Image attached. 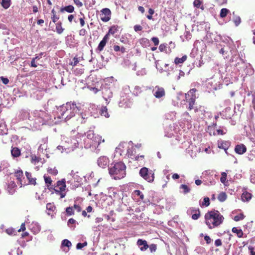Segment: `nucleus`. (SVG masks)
Wrapping results in <instances>:
<instances>
[{
  "mask_svg": "<svg viewBox=\"0 0 255 255\" xmlns=\"http://www.w3.org/2000/svg\"><path fill=\"white\" fill-rule=\"evenodd\" d=\"M80 104L75 102H67L61 106L57 107L53 113V119L52 116L44 111H36L34 112L35 117L34 122L37 126L44 124H56L60 122H67L72 119L73 122L83 123L87 119L85 114L79 112L81 111Z\"/></svg>",
  "mask_w": 255,
  "mask_h": 255,
  "instance_id": "nucleus-1",
  "label": "nucleus"
},
{
  "mask_svg": "<svg viewBox=\"0 0 255 255\" xmlns=\"http://www.w3.org/2000/svg\"><path fill=\"white\" fill-rule=\"evenodd\" d=\"M221 48L219 53L221 54L224 58H228L230 56V53L232 55L230 62L231 65L236 67L237 70L242 73V75L244 74L247 75L249 72L248 68L250 67V64L245 62V56L244 53L242 52H238L233 40L228 37L223 40L222 44H220Z\"/></svg>",
  "mask_w": 255,
  "mask_h": 255,
  "instance_id": "nucleus-2",
  "label": "nucleus"
},
{
  "mask_svg": "<svg viewBox=\"0 0 255 255\" xmlns=\"http://www.w3.org/2000/svg\"><path fill=\"white\" fill-rule=\"evenodd\" d=\"M224 218L217 210L208 211L205 215V222L209 229H213L218 227L223 222Z\"/></svg>",
  "mask_w": 255,
  "mask_h": 255,
  "instance_id": "nucleus-3",
  "label": "nucleus"
},
{
  "mask_svg": "<svg viewBox=\"0 0 255 255\" xmlns=\"http://www.w3.org/2000/svg\"><path fill=\"white\" fill-rule=\"evenodd\" d=\"M77 138H79V137L62 136L61 144L57 147V149L61 153H68L73 151L79 144V140Z\"/></svg>",
  "mask_w": 255,
  "mask_h": 255,
  "instance_id": "nucleus-4",
  "label": "nucleus"
},
{
  "mask_svg": "<svg viewBox=\"0 0 255 255\" xmlns=\"http://www.w3.org/2000/svg\"><path fill=\"white\" fill-rule=\"evenodd\" d=\"M84 147L86 148H92L96 149L101 142H104V139L102 140V136L95 135L93 130H89L85 135H82Z\"/></svg>",
  "mask_w": 255,
  "mask_h": 255,
  "instance_id": "nucleus-5",
  "label": "nucleus"
},
{
  "mask_svg": "<svg viewBox=\"0 0 255 255\" xmlns=\"http://www.w3.org/2000/svg\"><path fill=\"white\" fill-rule=\"evenodd\" d=\"M126 166L122 162L112 163L109 167V174L115 179H121L126 174Z\"/></svg>",
  "mask_w": 255,
  "mask_h": 255,
  "instance_id": "nucleus-6",
  "label": "nucleus"
},
{
  "mask_svg": "<svg viewBox=\"0 0 255 255\" xmlns=\"http://www.w3.org/2000/svg\"><path fill=\"white\" fill-rule=\"evenodd\" d=\"M67 183L71 185L72 189H75L78 187L82 182V178L78 175V172L72 170L67 176Z\"/></svg>",
  "mask_w": 255,
  "mask_h": 255,
  "instance_id": "nucleus-7",
  "label": "nucleus"
},
{
  "mask_svg": "<svg viewBox=\"0 0 255 255\" xmlns=\"http://www.w3.org/2000/svg\"><path fill=\"white\" fill-rule=\"evenodd\" d=\"M140 176L148 182H152L154 179V172L147 167H142L139 172Z\"/></svg>",
  "mask_w": 255,
  "mask_h": 255,
  "instance_id": "nucleus-8",
  "label": "nucleus"
},
{
  "mask_svg": "<svg viewBox=\"0 0 255 255\" xmlns=\"http://www.w3.org/2000/svg\"><path fill=\"white\" fill-rule=\"evenodd\" d=\"M219 80L218 77H213L207 80L206 85L209 91H212L221 88L222 85Z\"/></svg>",
  "mask_w": 255,
  "mask_h": 255,
  "instance_id": "nucleus-9",
  "label": "nucleus"
},
{
  "mask_svg": "<svg viewBox=\"0 0 255 255\" xmlns=\"http://www.w3.org/2000/svg\"><path fill=\"white\" fill-rule=\"evenodd\" d=\"M112 86L105 84L101 87L102 93L103 98L106 101L107 104H109L111 98L113 97V91L112 90Z\"/></svg>",
  "mask_w": 255,
  "mask_h": 255,
  "instance_id": "nucleus-10",
  "label": "nucleus"
},
{
  "mask_svg": "<svg viewBox=\"0 0 255 255\" xmlns=\"http://www.w3.org/2000/svg\"><path fill=\"white\" fill-rule=\"evenodd\" d=\"M196 89L195 88L191 89L187 94H185V98L188 102V109L190 110L193 109L196 96L195 92Z\"/></svg>",
  "mask_w": 255,
  "mask_h": 255,
  "instance_id": "nucleus-11",
  "label": "nucleus"
},
{
  "mask_svg": "<svg viewBox=\"0 0 255 255\" xmlns=\"http://www.w3.org/2000/svg\"><path fill=\"white\" fill-rule=\"evenodd\" d=\"M217 124L216 122H213L211 125H209L208 127L207 132L209 133L210 135H224L225 134L227 130L225 128V129H218L215 130V127L216 126Z\"/></svg>",
  "mask_w": 255,
  "mask_h": 255,
  "instance_id": "nucleus-12",
  "label": "nucleus"
},
{
  "mask_svg": "<svg viewBox=\"0 0 255 255\" xmlns=\"http://www.w3.org/2000/svg\"><path fill=\"white\" fill-rule=\"evenodd\" d=\"M152 92L154 96L158 99H161L165 96L164 89L159 86H156L154 87Z\"/></svg>",
  "mask_w": 255,
  "mask_h": 255,
  "instance_id": "nucleus-13",
  "label": "nucleus"
},
{
  "mask_svg": "<svg viewBox=\"0 0 255 255\" xmlns=\"http://www.w3.org/2000/svg\"><path fill=\"white\" fill-rule=\"evenodd\" d=\"M101 19L104 22H108L111 19V11L108 8H103L100 14Z\"/></svg>",
  "mask_w": 255,
  "mask_h": 255,
  "instance_id": "nucleus-14",
  "label": "nucleus"
},
{
  "mask_svg": "<svg viewBox=\"0 0 255 255\" xmlns=\"http://www.w3.org/2000/svg\"><path fill=\"white\" fill-rule=\"evenodd\" d=\"M66 181L65 179L57 182L56 186L54 187V190L55 193L61 191H65L66 189Z\"/></svg>",
  "mask_w": 255,
  "mask_h": 255,
  "instance_id": "nucleus-15",
  "label": "nucleus"
},
{
  "mask_svg": "<svg viewBox=\"0 0 255 255\" xmlns=\"http://www.w3.org/2000/svg\"><path fill=\"white\" fill-rule=\"evenodd\" d=\"M109 159L106 156H101L97 160L98 166L101 168H105L109 165Z\"/></svg>",
  "mask_w": 255,
  "mask_h": 255,
  "instance_id": "nucleus-16",
  "label": "nucleus"
},
{
  "mask_svg": "<svg viewBox=\"0 0 255 255\" xmlns=\"http://www.w3.org/2000/svg\"><path fill=\"white\" fill-rule=\"evenodd\" d=\"M234 112L232 111L231 108L227 107L222 112L220 113V115L222 118L225 119H230L234 115Z\"/></svg>",
  "mask_w": 255,
  "mask_h": 255,
  "instance_id": "nucleus-17",
  "label": "nucleus"
},
{
  "mask_svg": "<svg viewBox=\"0 0 255 255\" xmlns=\"http://www.w3.org/2000/svg\"><path fill=\"white\" fill-rule=\"evenodd\" d=\"M134 152H135V151L134 148L133 146H131V147H128L127 151V155L128 156V157L131 158V159H134L135 160H138L139 158H141V159L143 158V155L136 156L134 155Z\"/></svg>",
  "mask_w": 255,
  "mask_h": 255,
  "instance_id": "nucleus-18",
  "label": "nucleus"
},
{
  "mask_svg": "<svg viewBox=\"0 0 255 255\" xmlns=\"http://www.w3.org/2000/svg\"><path fill=\"white\" fill-rule=\"evenodd\" d=\"M137 245L141 251H145L148 248V245L145 240L138 239L137 242Z\"/></svg>",
  "mask_w": 255,
  "mask_h": 255,
  "instance_id": "nucleus-19",
  "label": "nucleus"
},
{
  "mask_svg": "<svg viewBox=\"0 0 255 255\" xmlns=\"http://www.w3.org/2000/svg\"><path fill=\"white\" fill-rule=\"evenodd\" d=\"M235 151L239 154H243L246 152L247 148L243 144H237L235 147Z\"/></svg>",
  "mask_w": 255,
  "mask_h": 255,
  "instance_id": "nucleus-20",
  "label": "nucleus"
},
{
  "mask_svg": "<svg viewBox=\"0 0 255 255\" xmlns=\"http://www.w3.org/2000/svg\"><path fill=\"white\" fill-rule=\"evenodd\" d=\"M109 38V37H108V34H106L99 44L97 50H99V51H102L105 46Z\"/></svg>",
  "mask_w": 255,
  "mask_h": 255,
  "instance_id": "nucleus-21",
  "label": "nucleus"
},
{
  "mask_svg": "<svg viewBox=\"0 0 255 255\" xmlns=\"http://www.w3.org/2000/svg\"><path fill=\"white\" fill-rule=\"evenodd\" d=\"M32 232L34 234H37L41 230V227L37 222H33L30 225Z\"/></svg>",
  "mask_w": 255,
  "mask_h": 255,
  "instance_id": "nucleus-22",
  "label": "nucleus"
},
{
  "mask_svg": "<svg viewBox=\"0 0 255 255\" xmlns=\"http://www.w3.org/2000/svg\"><path fill=\"white\" fill-rule=\"evenodd\" d=\"M119 106L124 108H129L130 107V102L124 97H121L120 101L119 103Z\"/></svg>",
  "mask_w": 255,
  "mask_h": 255,
  "instance_id": "nucleus-23",
  "label": "nucleus"
},
{
  "mask_svg": "<svg viewBox=\"0 0 255 255\" xmlns=\"http://www.w3.org/2000/svg\"><path fill=\"white\" fill-rule=\"evenodd\" d=\"M16 185L14 181H10L7 186V190L8 193L10 195H13L15 191Z\"/></svg>",
  "mask_w": 255,
  "mask_h": 255,
  "instance_id": "nucleus-24",
  "label": "nucleus"
},
{
  "mask_svg": "<svg viewBox=\"0 0 255 255\" xmlns=\"http://www.w3.org/2000/svg\"><path fill=\"white\" fill-rule=\"evenodd\" d=\"M72 246V244L70 241L68 240L64 239L62 241L61 247H67V250L64 249L63 251L65 252H67L69 250V248Z\"/></svg>",
  "mask_w": 255,
  "mask_h": 255,
  "instance_id": "nucleus-25",
  "label": "nucleus"
},
{
  "mask_svg": "<svg viewBox=\"0 0 255 255\" xmlns=\"http://www.w3.org/2000/svg\"><path fill=\"white\" fill-rule=\"evenodd\" d=\"M180 192L186 194L190 192V188L185 184H181L179 187Z\"/></svg>",
  "mask_w": 255,
  "mask_h": 255,
  "instance_id": "nucleus-26",
  "label": "nucleus"
},
{
  "mask_svg": "<svg viewBox=\"0 0 255 255\" xmlns=\"http://www.w3.org/2000/svg\"><path fill=\"white\" fill-rule=\"evenodd\" d=\"M100 114L101 116H104L106 118H109L110 115L108 112V109L106 106H102L100 109Z\"/></svg>",
  "mask_w": 255,
  "mask_h": 255,
  "instance_id": "nucleus-27",
  "label": "nucleus"
},
{
  "mask_svg": "<svg viewBox=\"0 0 255 255\" xmlns=\"http://www.w3.org/2000/svg\"><path fill=\"white\" fill-rule=\"evenodd\" d=\"M25 175L27 179L28 180V182L30 184L35 185L36 184V178H32L31 174L29 172H26Z\"/></svg>",
  "mask_w": 255,
  "mask_h": 255,
  "instance_id": "nucleus-28",
  "label": "nucleus"
},
{
  "mask_svg": "<svg viewBox=\"0 0 255 255\" xmlns=\"http://www.w3.org/2000/svg\"><path fill=\"white\" fill-rule=\"evenodd\" d=\"M15 176L16 177V179L20 182L21 185H24V184L22 183L21 177L23 176V172L21 170H17L15 172Z\"/></svg>",
  "mask_w": 255,
  "mask_h": 255,
  "instance_id": "nucleus-29",
  "label": "nucleus"
},
{
  "mask_svg": "<svg viewBox=\"0 0 255 255\" xmlns=\"http://www.w3.org/2000/svg\"><path fill=\"white\" fill-rule=\"evenodd\" d=\"M0 3L4 9H7L11 4V0H0Z\"/></svg>",
  "mask_w": 255,
  "mask_h": 255,
  "instance_id": "nucleus-30",
  "label": "nucleus"
},
{
  "mask_svg": "<svg viewBox=\"0 0 255 255\" xmlns=\"http://www.w3.org/2000/svg\"><path fill=\"white\" fill-rule=\"evenodd\" d=\"M127 144L126 143H120L118 147L116 148V153L117 154H119L120 155H122V153L124 151L123 148L125 147V146Z\"/></svg>",
  "mask_w": 255,
  "mask_h": 255,
  "instance_id": "nucleus-31",
  "label": "nucleus"
},
{
  "mask_svg": "<svg viewBox=\"0 0 255 255\" xmlns=\"http://www.w3.org/2000/svg\"><path fill=\"white\" fill-rule=\"evenodd\" d=\"M193 5L196 8H200L202 10L204 9V6L203 5L202 0H194L193 2Z\"/></svg>",
  "mask_w": 255,
  "mask_h": 255,
  "instance_id": "nucleus-32",
  "label": "nucleus"
},
{
  "mask_svg": "<svg viewBox=\"0 0 255 255\" xmlns=\"http://www.w3.org/2000/svg\"><path fill=\"white\" fill-rule=\"evenodd\" d=\"M11 154L14 157H18L20 155V150L17 147H13L11 150Z\"/></svg>",
  "mask_w": 255,
  "mask_h": 255,
  "instance_id": "nucleus-33",
  "label": "nucleus"
},
{
  "mask_svg": "<svg viewBox=\"0 0 255 255\" xmlns=\"http://www.w3.org/2000/svg\"><path fill=\"white\" fill-rule=\"evenodd\" d=\"M74 10V7L72 5H69L68 6H66L65 7H62L60 9L61 12H63L64 11H67L69 13H71L73 12Z\"/></svg>",
  "mask_w": 255,
  "mask_h": 255,
  "instance_id": "nucleus-34",
  "label": "nucleus"
},
{
  "mask_svg": "<svg viewBox=\"0 0 255 255\" xmlns=\"http://www.w3.org/2000/svg\"><path fill=\"white\" fill-rule=\"evenodd\" d=\"M218 147L220 148L224 149L225 150L228 149L229 145V143L228 141H218Z\"/></svg>",
  "mask_w": 255,
  "mask_h": 255,
  "instance_id": "nucleus-35",
  "label": "nucleus"
},
{
  "mask_svg": "<svg viewBox=\"0 0 255 255\" xmlns=\"http://www.w3.org/2000/svg\"><path fill=\"white\" fill-rule=\"evenodd\" d=\"M242 199L244 201H248L252 198V194L247 192H244L242 195Z\"/></svg>",
  "mask_w": 255,
  "mask_h": 255,
  "instance_id": "nucleus-36",
  "label": "nucleus"
},
{
  "mask_svg": "<svg viewBox=\"0 0 255 255\" xmlns=\"http://www.w3.org/2000/svg\"><path fill=\"white\" fill-rule=\"evenodd\" d=\"M187 57L186 55H184L181 58L176 57L174 59V63L175 64H182L187 59Z\"/></svg>",
  "mask_w": 255,
  "mask_h": 255,
  "instance_id": "nucleus-37",
  "label": "nucleus"
},
{
  "mask_svg": "<svg viewBox=\"0 0 255 255\" xmlns=\"http://www.w3.org/2000/svg\"><path fill=\"white\" fill-rule=\"evenodd\" d=\"M232 232L234 233L237 234L238 237L239 238H242L243 236L244 233L242 230L240 229H238L236 227H234L232 229Z\"/></svg>",
  "mask_w": 255,
  "mask_h": 255,
  "instance_id": "nucleus-38",
  "label": "nucleus"
},
{
  "mask_svg": "<svg viewBox=\"0 0 255 255\" xmlns=\"http://www.w3.org/2000/svg\"><path fill=\"white\" fill-rule=\"evenodd\" d=\"M43 141L44 142V143L43 144H41L40 145V146H39V147H38V151L39 152H43V151L46 150V149H47V145L46 144V139H43Z\"/></svg>",
  "mask_w": 255,
  "mask_h": 255,
  "instance_id": "nucleus-39",
  "label": "nucleus"
},
{
  "mask_svg": "<svg viewBox=\"0 0 255 255\" xmlns=\"http://www.w3.org/2000/svg\"><path fill=\"white\" fill-rule=\"evenodd\" d=\"M118 30V26L116 25H113L110 27V28L109 30L108 33L107 34H108V36L110 34H115L117 33V31Z\"/></svg>",
  "mask_w": 255,
  "mask_h": 255,
  "instance_id": "nucleus-40",
  "label": "nucleus"
},
{
  "mask_svg": "<svg viewBox=\"0 0 255 255\" xmlns=\"http://www.w3.org/2000/svg\"><path fill=\"white\" fill-rule=\"evenodd\" d=\"M76 221L73 218L69 219L68 221L67 225L71 229H74L75 228V223Z\"/></svg>",
  "mask_w": 255,
  "mask_h": 255,
  "instance_id": "nucleus-41",
  "label": "nucleus"
},
{
  "mask_svg": "<svg viewBox=\"0 0 255 255\" xmlns=\"http://www.w3.org/2000/svg\"><path fill=\"white\" fill-rule=\"evenodd\" d=\"M227 199V195L225 192H221L220 193L218 196V199L220 202H224Z\"/></svg>",
  "mask_w": 255,
  "mask_h": 255,
  "instance_id": "nucleus-42",
  "label": "nucleus"
},
{
  "mask_svg": "<svg viewBox=\"0 0 255 255\" xmlns=\"http://www.w3.org/2000/svg\"><path fill=\"white\" fill-rule=\"evenodd\" d=\"M229 10L226 8H222L220 11V17L222 18H224L226 17L228 13L229 12Z\"/></svg>",
  "mask_w": 255,
  "mask_h": 255,
  "instance_id": "nucleus-43",
  "label": "nucleus"
},
{
  "mask_svg": "<svg viewBox=\"0 0 255 255\" xmlns=\"http://www.w3.org/2000/svg\"><path fill=\"white\" fill-rule=\"evenodd\" d=\"M44 179L46 184L47 185V188L50 189V186L52 183V180L49 176L46 175L44 176Z\"/></svg>",
  "mask_w": 255,
  "mask_h": 255,
  "instance_id": "nucleus-44",
  "label": "nucleus"
},
{
  "mask_svg": "<svg viewBox=\"0 0 255 255\" xmlns=\"http://www.w3.org/2000/svg\"><path fill=\"white\" fill-rule=\"evenodd\" d=\"M233 20L236 26H239L241 22V19L240 17L238 15H234Z\"/></svg>",
  "mask_w": 255,
  "mask_h": 255,
  "instance_id": "nucleus-45",
  "label": "nucleus"
},
{
  "mask_svg": "<svg viewBox=\"0 0 255 255\" xmlns=\"http://www.w3.org/2000/svg\"><path fill=\"white\" fill-rule=\"evenodd\" d=\"M182 119L187 122H189V121H191V117L190 116L189 113L186 112L182 114Z\"/></svg>",
  "mask_w": 255,
  "mask_h": 255,
  "instance_id": "nucleus-46",
  "label": "nucleus"
},
{
  "mask_svg": "<svg viewBox=\"0 0 255 255\" xmlns=\"http://www.w3.org/2000/svg\"><path fill=\"white\" fill-rule=\"evenodd\" d=\"M56 31L58 34H61L64 30V29L62 27L61 23H57L56 27Z\"/></svg>",
  "mask_w": 255,
  "mask_h": 255,
  "instance_id": "nucleus-47",
  "label": "nucleus"
},
{
  "mask_svg": "<svg viewBox=\"0 0 255 255\" xmlns=\"http://www.w3.org/2000/svg\"><path fill=\"white\" fill-rule=\"evenodd\" d=\"M210 205V199L208 197H205L203 199L202 204H200L201 206L208 207Z\"/></svg>",
  "mask_w": 255,
  "mask_h": 255,
  "instance_id": "nucleus-48",
  "label": "nucleus"
},
{
  "mask_svg": "<svg viewBox=\"0 0 255 255\" xmlns=\"http://www.w3.org/2000/svg\"><path fill=\"white\" fill-rule=\"evenodd\" d=\"M55 208H56V207H55L54 204L52 203H47L46 205V209L47 210H48L49 211L53 212L55 210Z\"/></svg>",
  "mask_w": 255,
  "mask_h": 255,
  "instance_id": "nucleus-49",
  "label": "nucleus"
},
{
  "mask_svg": "<svg viewBox=\"0 0 255 255\" xmlns=\"http://www.w3.org/2000/svg\"><path fill=\"white\" fill-rule=\"evenodd\" d=\"M244 218H245V216L244 215V214L243 213H241L238 215L235 216L234 217V220L235 221L238 222V221L243 220L244 219Z\"/></svg>",
  "mask_w": 255,
  "mask_h": 255,
  "instance_id": "nucleus-50",
  "label": "nucleus"
},
{
  "mask_svg": "<svg viewBox=\"0 0 255 255\" xmlns=\"http://www.w3.org/2000/svg\"><path fill=\"white\" fill-rule=\"evenodd\" d=\"M140 43L144 46H146L149 43V41L146 38H142L139 40Z\"/></svg>",
  "mask_w": 255,
  "mask_h": 255,
  "instance_id": "nucleus-51",
  "label": "nucleus"
},
{
  "mask_svg": "<svg viewBox=\"0 0 255 255\" xmlns=\"http://www.w3.org/2000/svg\"><path fill=\"white\" fill-rule=\"evenodd\" d=\"M66 212L69 216H71L74 214V209L73 207H69L66 208Z\"/></svg>",
  "mask_w": 255,
  "mask_h": 255,
  "instance_id": "nucleus-52",
  "label": "nucleus"
},
{
  "mask_svg": "<svg viewBox=\"0 0 255 255\" xmlns=\"http://www.w3.org/2000/svg\"><path fill=\"white\" fill-rule=\"evenodd\" d=\"M200 216V212L199 209H198L197 211H196V213L192 215V219L196 220L198 219Z\"/></svg>",
  "mask_w": 255,
  "mask_h": 255,
  "instance_id": "nucleus-53",
  "label": "nucleus"
},
{
  "mask_svg": "<svg viewBox=\"0 0 255 255\" xmlns=\"http://www.w3.org/2000/svg\"><path fill=\"white\" fill-rule=\"evenodd\" d=\"M40 160H41V159L35 155L31 156V162L35 164L38 163Z\"/></svg>",
  "mask_w": 255,
  "mask_h": 255,
  "instance_id": "nucleus-54",
  "label": "nucleus"
},
{
  "mask_svg": "<svg viewBox=\"0 0 255 255\" xmlns=\"http://www.w3.org/2000/svg\"><path fill=\"white\" fill-rule=\"evenodd\" d=\"M87 242H84L83 243H79L76 245V249L77 250H80V249H82L84 247L87 246Z\"/></svg>",
  "mask_w": 255,
  "mask_h": 255,
  "instance_id": "nucleus-55",
  "label": "nucleus"
},
{
  "mask_svg": "<svg viewBox=\"0 0 255 255\" xmlns=\"http://www.w3.org/2000/svg\"><path fill=\"white\" fill-rule=\"evenodd\" d=\"M134 193L135 195L139 196L141 200L143 199L144 195H143V194H142V193L140 191H139L138 190H135L134 191Z\"/></svg>",
  "mask_w": 255,
  "mask_h": 255,
  "instance_id": "nucleus-56",
  "label": "nucleus"
},
{
  "mask_svg": "<svg viewBox=\"0 0 255 255\" xmlns=\"http://www.w3.org/2000/svg\"><path fill=\"white\" fill-rule=\"evenodd\" d=\"M48 172L49 173L53 174L54 175H56L58 173L57 170L55 168H48Z\"/></svg>",
  "mask_w": 255,
  "mask_h": 255,
  "instance_id": "nucleus-57",
  "label": "nucleus"
},
{
  "mask_svg": "<svg viewBox=\"0 0 255 255\" xmlns=\"http://www.w3.org/2000/svg\"><path fill=\"white\" fill-rule=\"evenodd\" d=\"M6 233L9 235L15 234V231L13 228H9L5 230Z\"/></svg>",
  "mask_w": 255,
  "mask_h": 255,
  "instance_id": "nucleus-58",
  "label": "nucleus"
},
{
  "mask_svg": "<svg viewBox=\"0 0 255 255\" xmlns=\"http://www.w3.org/2000/svg\"><path fill=\"white\" fill-rule=\"evenodd\" d=\"M222 177H221V182L223 183H225L227 179V173L225 172H223L221 173Z\"/></svg>",
  "mask_w": 255,
  "mask_h": 255,
  "instance_id": "nucleus-59",
  "label": "nucleus"
},
{
  "mask_svg": "<svg viewBox=\"0 0 255 255\" xmlns=\"http://www.w3.org/2000/svg\"><path fill=\"white\" fill-rule=\"evenodd\" d=\"M38 64H39L37 63V61H36V60H35L34 59L32 58L30 66L31 67L36 68Z\"/></svg>",
  "mask_w": 255,
  "mask_h": 255,
  "instance_id": "nucleus-60",
  "label": "nucleus"
},
{
  "mask_svg": "<svg viewBox=\"0 0 255 255\" xmlns=\"http://www.w3.org/2000/svg\"><path fill=\"white\" fill-rule=\"evenodd\" d=\"M148 248L149 249L151 253L155 252L156 250V245L155 244H151L150 246H148Z\"/></svg>",
  "mask_w": 255,
  "mask_h": 255,
  "instance_id": "nucleus-61",
  "label": "nucleus"
},
{
  "mask_svg": "<svg viewBox=\"0 0 255 255\" xmlns=\"http://www.w3.org/2000/svg\"><path fill=\"white\" fill-rule=\"evenodd\" d=\"M176 98L178 100H181L183 99V100L184 98H185V94L182 93H179L177 94Z\"/></svg>",
  "mask_w": 255,
  "mask_h": 255,
  "instance_id": "nucleus-62",
  "label": "nucleus"
},
{
  "mask_svg": "<svg viewBox=\"0 0 255 255\" xmlns=\"http://www.w3.org/2000/svg\"><path fill=\"white\" fill-rule=\"evenodd\" d=\"M167 47V44H161L159 46V50L161 51H165Z\"/></svg>",
  "mask_w": 255,
  "mask_h": 255,
  "instance_id": "nucleus-63",
  "label": "nucleus"
},
{
  "mask_svg": "<svg viewBox=\"0 0 255 255\" xmlns=\"http://www.w3.org/2000/svg\"><path fill=\"white\" fill-rule=\"evenodd\" d=\"M249 250L250 252L251 255H255V248L252 246L249 247Z\"/></svg>",
  "mask_w": 255,
  "mask_h": 255,
  "instance_id": "nucleus-64",
  "label": "nucleus"
}]
</instances>
